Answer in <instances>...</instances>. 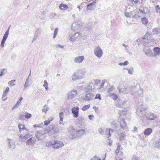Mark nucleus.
<instances>
[{"mask_svg": "<svg viewBox=\"0 0 160 160\" xmlns=\"http://www.w3.org/2000/svg\"><path fill=\"white\" fill-rule=\"evenodd\" d=\"M7 72V70L5 68L1 69L0 71V77H2Z\"/></svg>", "mask_w": 160, "mask_h": 160, "instance_id": "32", "label": "nucleus"}, {"mask_svg": "<svg viewBox=\"0 0 160 160\" xmlns=\"http://www.w3.org/2000/svg\"><path fill=\"white\" fill-rule=\"evenodd\" d=\"M30 137V136L29 134H27L24 136L20 135L19 136V138L22 140H25L29 138Z\"/></svg>", "mask_w": 160, "mask_h": 160, "instance_id": "27", "label": "nucleus"}, {"mask_svg": "<svg viewBox=\"0 0 160 160\" xmlns=\"http://www.w3.org/2000/svg\"><path fill=\"white\" fill-rule=\"evenodd\" d=\"M141 21L143 24L145 25H146L148 22V21L147 19L145 17L142 18Z\"/></svg>", "mask_w": 160, "mask_h": 160, "instance_id": "29", "label": "nucleus"}, {"mask_svg": "<svg viewBox=\"0 0 160 160\" xmlns=\"http://www.w3.org/2000/svg\"><path fill=\"white\" fill-rule=\"evenodd\" d=\"M18 128L20 131L25 130V126L22 124H19L18 125Z\"/></svg>", "mask_w": 160, "mask_h": 160, "instance_id": "36", "label": "nucleus"}, {"mask_svg": "<svg viewBox=\"0 0 160 160\" xmlns=\"http://www.w3.org/2000/svg\"><path fill=\"white\" fill-rule=\"evenodd\" d=\"M119 121L121 128L124 130L126 129L127 125L125 122L124 119L123 118H120L119 119Z\"/></svg>", "mask_w": 160, "mask_h": 160, "instance_id": "8", "label": "nucleus"}, {"mask_svg": "<svg viewBox=\"0 0 160 160\" xmlns=\"http://www.w3.org/2000/svg\"><path fill=\"white\" fill-rule=\"evenodd\" d=\"M125 15L126 17L128 18H131V17L132 15V12H131L130 13H129L128 12H125Z\"/></svg>", "mask_w": 160, "mask_h": 160, "instance_id": "41", "label": "nucleus"}, {"mask_svg": "<svg viewBox=\"0 0 160 160\" xmlns=\"http://www.w3.org/2000/svg\"><path fill=\"white\" fill-rule=\"evenodd\" d=\"M77 73V74L79 76V78L81 79L83 77L85 73V71L83 69H80L78 70Z\"/></svg>", "mask_w": 160, "mask_h": 160, "instance_id": "16", "label": "nucleus"}, {"mask_svg": "<svg viewBox=\"0 0 160 160\" xmlns=\"http://www.w3.org/2000/svg\"><path fill=\"white\" fill-rule=\"evenodd\" d=\"M85 131V130L82 129L76 131L75 133L72 134V139H74L80 137L84 134Z\"/></svg>", "mask_w": 160, "mask_h": 160, "instance_id": "3", "label": "nucleus"}, {"mask_svg": "<svg viewBox=\"0 0 160 160\" xmlns=\"http://www.w3.org/2000/svg\"><path fill=\"white\" fill-rule=\"evenodd\" d=\"M132 160H140L139 158H138L136 156H133Z\"/></svg>", "mask_w": 160, "mask_h": 160, "instance_id": "63", "label": "nucleus"}, {"mask_svg": "<svg viewBox=\"0 0 160 160\" xmlns=\"http://www.w3.org/2000/svg\"><path fill=\"white\" fill-rule=\"evenodd\" d=\"M155 145L156 148H160V138L155 142Z\"/></svg>", "mask_w": 160, "mask_h": 160, "instance_id": "33", "label": "nucleus"}, {"mask_svg": "<svg viewBox=\"0 0 160 160\" xmlns=\"http://www.w3.org/2000/svg\"><path fill=\"white\" fill-rule=\"evenodd\" d=\"M94 96L92 93H89L86 95L84 99L86 101H90L92 100Z\"/></svg>", "mask_w": 160, "mask_h": 160, "instance_id": "10", "label": "nucleus"}, {"mask_svg": "<svg viewBox=\"0 0 160 160\" xmlns=\"http://www.w3.org/2000/svg\"><path fill=\"white\" fill-rule=\"evenodd\" d=\"M77 93V91L76 90H72L70 92L68 95V98L69 100L72 99L73 98L76 96Z\"/></svg>", "mask_w": 160, "mask_h": 160, "instance_id": "11", "label": "nucleus"}, {"mask_svg": "<svg viewBox=\"0 0 160 160\" xmlns=\"http://www.w3.org/2000/svg\"><path fill=\"white\" fill-rule=\"evenodd\" d=\"M146 110L147 108L142 104H141L137 108L136 113L140 116H143L145 115Z\"/></svg>", "mask_w": 160, "mask_h": 160, "instance_id": "2", "label": "nucleus"}, {"mask_svg": "<svg viewBox=\"0 0 160 160\" xmlns=\"http://www.w3.org/2000/svg\"><path fill=\"white\" fill-rule=\"evenodd\" d=\"M16 81L15 80H14L10 81L8 82V84L9 85L10 87H13L15 85L14 82Z\"/></svg>", "mask_w": 160, "mask_h": 160, "instance_id": "40", "label": "nucleus"}, {"mask_svg": "<svg viewBox=\"0 0 160 160\" xmlns=\"http://www.w3.org/2000/svg\"><path fill=\"white\" fill-rule=\"evenodd\" d=\"M84 59V57L83 56H80L76 58L74 61L75 63H80L82 62Z\"/></svg>", "mask_w": 160, "mask_h": 160, "instance_id": "12", "label": "nucleus"}, {"mask_svg": "<svg viewBox=\"0 0 160 160\" xmlns=\"http://www.w3.org/2000/svg\"><path fill=\"white\" fill-rule=\"evenodd\" d=\"M72 112L73 114L72 116L77 118L79 116V108L76 106L72 108L71 109Z\"/></svg>", "mask_w": 160, "mask_h": 160, "instance_id": "5", "label": "nucleus"}, {"mask_svg": "<svg viewBox=\"0 0 160 160\" xmlns=\"http://www.w3.org/2000/svg\"><path fill=\"white\" fill-rule=\"evenodd\" d=\"M114 88H115L113 86H111L109 88H108L107 91L109 93L111 92L114 89Z\"/></svg>", "mask_w": 160, "mask_h": 160, "instance_id": "46", "label": "nucleus"}, {"mask_svg": "<svg viewBox=\"0 0 160 160\" xmlns=\"http://www.w3.org/2000/svg\"><path fill=\"white\" fill-rule=\"evenodd\" d=\"M124 103H125V101L122 102H116L115 103V105L117 107L119 108H123V106H122L123 105Z\"/></svg>", "mask_w": 160, "mask_h": 160, "instance_id": "25", "label": "nucleus"}, {"mask_svg": "<svg viewBox=\"0 0 160 160\" xmlns=\"http://www.w3.org/2000/svg\"><path fill=\"white\" fill-rule=\"evenodd\" d=\"M90 107V106L89 104H88L87 105H85L83 106L82 108V110L83 111H86L89 109Z\"/></svg>", "mask_w": 160, "mask_h": 160, "instance_id": "38", "label": "nucleus"}, {"mask_svg": "<svg viewBox=\"0 0 160 160\" xmlns=\"http://www.w3.org/2000/svg\"><path fill=\"white\" fill-rule=\"evenodd\" d=\"M59 7L62 10H66L68 8L67 5L63 3H61L59 5Z\"/></svg>", "mask_w": 160, "mask_h": 160, "instance_id": "22", "label": "nucleus"}, {"mask_svg": "<svg viewBox=\"0 0 160 160\" xmlns=\"http://www.w3.org/2000/svg\"><path fill=\"white\" fill-rule=\"evenodd\" d=\"M94 54L98 58H101L102 55V50L99 46H98L95 48Z\"/></svg>", "mask_w": 160, "mask_h": 160, "instance_id": "4", "label": "nucleus"}, {"mask_svg": "<svg viewBox=\"0 0 160 160\" xmlns=\"http://www.w3.org/2000/svg\"><path fill=\"white\" fill-rule=\"evenodd\" d=\"M48 108L47 106L45 105L42 109V112H43L46 113L48 111Z\"/></svg>", "mask_w": 160, "mask_h": 160, "instance_id": "48", "label": "nucleus"}, {"mask_svg": "<svg viewBox=\"0 0 160 160\" xmlns=\"http://www.w3.org/2000/svg\"><path fill=\"white\" fill-rule=\"evenodd\" d=\"M150 33L148 32H147L144 36L142 37V39H146V38H148L150 37Z\"/></svg>", "mask_w": 160, "mask_h": 160, "instance_id": "43", "label": "nucleus"}, {"mask_svg": "<svg viewBox=\"0 0 160 160\" xmlns=\"http://www.w3.org/2000/svg\"><path fill=\"white\" fill-rule=\"evenodd\" d=\"M8 140H9V143L8 144V147L10 148H12V146L14 143V141L13 140L9 138L8 139Z\"/></svg>", "mask_w": 160, "mask_h": 160, "instance_id": "31", "label": "nucleus"}, {"mask_svg": "<svg viewBox=\"0 0 160 160\" xmlns=\"http://www.w3.org/2000/svg\"><path fill=\"white\" fill-rule=\"evenodd\" d=\"M28 78H27L26 80L25 83L24 85V88H26L28 86Z\"/></svg>", "mask_w": 160, "mask_h": 160, "instance_id": "44", "label": "nucleus"}, {"mask_svg": "<svg viewBox=\"0 0 160 160\" xmlns=\"http://www.w3.org/2000/svg\"><path fill=\"white\" fill-rule=\"evenodd\" d=\"M36 142V140L33 139L32 138H31L28 140L26 143L27 145H30L33 143H35Z\"/></svg>", "mask_w": 160, "mask_h": 160, "instance_id": "21", "label": "nucleus"}, {"mask_svg": "<svg viewBox=\"0 0 160 160\" xmlns=\"http://www.w3.org/2000/svg\"><path fill=\"white\" fill-rule=\"evenodd\" d=\"M155 8L157 12L160 13V7L158 5H156L155 7Z\"/></svg>", "mask_w": 160, "mask_h": 160, "instance_id": "51", "label": "nucleus"}, {"mask_svg": "<svg viewBox=\"0 0 160 160\" xmlns=\"http://www.w3.org/2000/svg\"><path fill=\"white\" fill-rule=\"evenodd\" d=\"M127 69L128 70V73L129 74H132L133 72V68H131L129 69L127 68Z\"/></svg>", "mask_w": 160, "mask_h": 160, "instance_id": "49", "label": "nucleus"}, {"mask_svg": "<svg viewBox=\"0 0 160 160\" xmlns=\"http://www.w3.org/2000/svg\"><path fill=\"white\" fill-rule=\"evenodd\" d=\"M40 30L39 29H38L36 30L35 32V36H37L40 33Z\"/></svg>", "mask_w": 160, "mask_h": 160, "instance_id": "56", "label": "nucleus"}, {"mask_svg": "<svg viewBox=\"0 0 160 160\" xmlns=\"http://www.w3.org/2000/svg\"><path fill=\"white\" fill-rule=\"evenodd\" d=\"M10 28V27H9L8 29L7 30V31L5 32V34H4L2 39V40L5 41L7 39V38L8 35L9 34V29Z\"/></svg>", "mask_w": 160, "mask_h": 160, "instance_id": "24", "label": "nucleus"}, {"mask_svg": "<svg viewBox=\"0 0 160 160\" xmlns=\"http://www.w3.org/2000/svg\"><path fill=\"white\" fill-rule=\"evenodd\" d=\"M143 93V89H142L141 88L138 89V90H137V89H136V92L135 93L137 94L138 95H141Z\"/></svg>", "mask_w": 160, "mask_h": 160, "instance_id": "37", "label": "nucleus"}, {"mask_svg": "<svg viewBox=\"0 0 160 160\" xmlns=\"http://www.w3.org/2000/svg\"><path fill=\"white\" fill-rule=\"evenodd\" d=\"M95 87L93 84L91 82L87 87L85 88L84 90L86 92H88L91 91L93 88H94Z\"/></svg>", "mask_w": 160, "mask_h": 160, "instance_id": "9", "label": "nucleus"}, {"mask_svg": "<svg viewBox=\"0 0 160 160\" xmlns=\"http://www.w3.org/2000/svg\"><path fill=\"white\" fill-rule=\"evenodd\" d=\"M109 96L114 100H116L118 98V96L113 93H110L109 95Z\"/></svg>", "mask_w": 160, "mask_h": 160, "instance_id": "28", "label": "nucleus"}, {"mask_svg": "<svg viewBox=\"0 0 160 160\" xmlns=\"http://www.w3.org/2000/svg\"><path fill=\"white\" fill-rule=\"evenodd\" d=\"M129 88H127V86L126 87H124L123 88H118V89L120 92H122L126 93H128V91H130L129 90Z\"/></svg>", "mask_w": 160, "mask_h": 160, "instance_id": "17", "label": "nucleus"}, {"mask_svg": "<svg viewBox=\"0 0 160 160\" xmlns=\"http://www.w3.org/2000/svg\"><path fill=\"white\" fill-rule=\"evenodd\" d=\"M24 115L25 118H29L32 116L31 114L27 112H25Z\"/></svg>", "mask_w": 160, "mask_h": 160, "instance_id": "39", "label": "nucleus"}, {"mask_svg": "<svg viewBox=\"0 0 160 160\" xmlns=\"http://www.w3.org/2000/svg\"><path fill=\"white\" fill-rule=\"evenodd\" d=\"M78 117V118L77 119L79 121V122H82L84 120V119L83 116H80Z\"/></svg>", "mask_w": 160, "mask_h": 160, "instance_id": "47", "label": "nucleus"}, {"mask_svg": "<svg viewBox=\"0 0 160 160\" xmlns=\"http://www.w3.org/2000/svg\"><path fill=\"white\" fill-rule=\"evenodd\" d=\"M127 112L125 110H120L118 112L119 114L121 116H122L123 115H125L127 114Z\"/></svg>", "mask_w": 160, "mask_h": 160, "instance_id": "35", "label": "nucleus"}, {"mask_svg": "<svg viewBox=\"0 0 160 160\" xmlns=\"http://www.w3.org/2000/svg\"><path fill=\"white\" fill-rule=\"evenodd\" d=\"M18 0H14L13 1V4L14 5H18L19 4L20 2H18Z\"/></svg>", "mask_w": 160, "mask_h": 160, "instance_id": "58", "label": "nucleus"}, {"mask_svg": "<svg viewBox=\"0 0 160 160\" xmlns=\"http://www.w3.org/2000/svg\"><path fill=\"white\" fill-rule=\"evenodd\" d=\"M129 88V91L128 93H131L132 94H134L136 92V88L134 86H127V88Z\"/></svg>", "mask_w": 160, "mask_h": 160, "instance_id": "15", "label": "nucleus"}, {"mask_svg": "<svg viewBox=\"0 0 160 160\" xmlns=\"http://www.w3.org/2000/svg\"><path fill=\"white\" fill-rule=\"evenodd\" d=\"M152 131V129L150 128L146 129L144 131V134L146 136L149 135Z\"/></svg>", "mask_w": 160, "mask_h": 160, "instance_id": "19", "label": "nucleus"}, {"mask_svg": "<svg viewBox=\"0 0 160 160\" xmlns=\"http://www.w3.org/2000/svg\"><path fill=\"white\" fill-rule=\"evenodd\" d=\"M79 76L77 74L76 72L74 73L72 76V79L73 81H76L78 79H80Z\"/></svg>", "mask_w": 160, "mask_h": 160, "instance_id": "23", "label": "nucleus"}, {"mask_svg": "<svg viewBox=\"0 0 160 160\" xmlns=\"http://www.w3.org/2000/svg\"><path fill=\"white\" fill-rule=\"evenodd\" d=\"M105 133L106 135V137L109 138L111 136V133L110 132V131H108V128H106L105 130Z\"/></svg>", "mask_w": 160, "mask_h": 160, "instance_id": "30", "label": "nucleus"}, {"mask_svg": "<svg viewBox=\"0 0 160 160\" xmlns=\"http://www.w3.org/2000/svg\"><path fill=\"white\" fill-rule=\"evenodd\" d=\"M5 41L2 40L1 44V47L2 48H3L4 47V43L5 42Z\"/></svg>", "mask_w": 160, "mask_h": 160, "instance_id": "59", "label": "nucleus"}, {"mask_svg": "<svg viewBox=\"0 0 160 160\" xmlns=\"http://www.w3.org/2000/svg\"><path fill=\"white\" fill-rule=\"evenodd\" d=\"M156 115L154 113H150L147 115L146 118L148 119L153 120L156 118Z\"/></svg>", "mask_w": 160, "mask_h": 160, "instance_id": "14", "label": "nucleus"}, {"mask_svg": "<svg viewBox=\"0 0 160 160\" xmlns=\"http://www.w3.org/2000/svg\"><path fill=\"white\" fill-rule=\"evenodd\" d=\"M44 133L42 131H37L35 133V135L36 138L38 139L42 140V135H44Z\"/></svg>", "mask_w": 160, "mask_h": 160, "instance_id": "7", "label": "nucleus"}, {"mask_svg": "<svg viewBox=\"0 0 160 160\" xmlns=\"http://www.w3.org/2000/svg\"><path fill=\"white\" fill-rule=\"evenodd\" d=\"M81 27V24L79 22L73 23L72 24V26L71 27L72 29L74 30L76 28H78Z\"/></svg>", "mask_w": 160, "mask_h": 160, "instance_id": "20", "label": "nucleus"}, {"mask_svg": "<svg viewBox=\"0 0 160 160\" xmlns=\"http://www.w3.org/2000/svg\"><path fill=\"white\" fill-rule=\"evenodd\" d=\"M95 99H98L99 100H101V95L99 94H97L95 98Z\"/></svg>", "mask_w": 160, "mask_h": 160, "instance_id": "61", "label": "nucleus"}, {"mask_svg": "<svg viewBox=\"0 0 160 160\" xmlns=\"http://www.w3.org/2000/svg\"><path fill=\"white\" fill-rule=\"evenodd\" d=\"M98 132L100 134L103 135L104 133V129L100 128L98 129Z\"/></svg>", "mask_w": 160, "mask_h": 160, "instance_id": "53", "label": "nucleus"}, {"mask_svg": "<svg viewBox=\"0 0 160 160\" xmlns=\"http://www.w3.org/2000/svg\"><path fill=\"white\" fill-rule=\"evenodd\" d=\"M153 52L154 54V57L159 56L160 54V48L158 47L154 48L153 49Z\"/></svg>", "mask_w": 160, "mask_h": 160, "instance_id": "18", "label": "nucleus"}, {"mask_svg": "<svg viewBox=\"0 0 160 160\" xmlns=\"http://www.w3.org/2000/svg\"><path fill=\"white\" fill-rule=\"evenodd\" d=\"M58 28H56L55 29L53 33V38H55L57 35V33H58Z\"/></svg>", "mask_w": 160, "mask_h": 160, "instance_id": "45", "label": "nucleus"}, {"mask_svg": "<svg viewBox=\"0 0 160 160\" xmlns=\"http://www.w3.org/2000/svg\"><path fill=\"white\" fill-rule=\"evenodd\" d=\"M91 160H98V157L95 156H94L91 159Z\"/></svg>", "mask_w": 160, "mask_h": 160, "instance_id": "64", "label": "nucleus"}, {"mask_svg": "<svg viewBox=\"0 0 160 160\" xmlns=\"http://www.w3.org/2000/svg\"><path fill=\"white\" fill-rule=\"evenodd\" d=\"M79 36H81V34H80L79 32H76L71 36L70 38V40L72 42H73L75 41L76 38Z\"/></svg>", "mask_w": 160, "mask_h": 160, "instance_id": "13", "label": "nucleus"}, {"mask_svg": "<svg viewBox=\"0 0 160 160\" xmlns=\"http://www.w3.org/2000/svg\"><path fill=\"white\" fill-rule=\"evenodd\" d=\"M125 136V134L123 133H121L119 136L120 140L123 139L124 138Z\"/></svg>", "mask_w": 160, "mask_h": 160, "instance_id": "52", "label": "nucleus"}, {"mask_svg": "<svg viewBox=\"0 0 160 160\" xmlns=\"http://www.w3.org/2000/svg\"><path fill=\"white\" fill-rule=\"evenodd\" d=\"M96 3L95 1H93L92 2L88 4L87 6V10H90L91 9L92 6L94 5Z\"/></svg>", "mask_w": 160, "mask_h": 160, "instance_id": "26", "label": "nucleus"}, {"mask_svg": "<svg viewBox=\"0 0 160 160\" xmlns=\"http://www.w3.org/2000/svg\"><path fill=\"white\" fill-rule=\"evenodd\" d=\"M59 117L60 118V121H63V113L62 112H61L59 113Z\"/></svg>", "mask_w": 160, "mask_h": 160, "instance_id": "42", "label": "nucleus"}, {"mask_svg": "<svg viewBox=\"0 0 160 160\" xmlns=\"http://www.w3.org/2000/svg\"><path fill=\"white\" fill-rule=\"evenodd\" d=\"M49 143H50V145H52L53 148L56 149L61 148L64 145L62 141L58 140L54 141L53 142H49Z\"/></svg>", "mask_w": 160, "mask_h": 160, "instance_id": "1", "label": "nucleus"}, {"mask_svg": "<svg viewBox=\"0 0 160 160\" xmlns=\"http://www.w3.org/2000/svg\"><path fill=\"white\" fill-rule=\"evenodd\" d=\"M19 103H18L17 102L16 105L12 108V109L13 110L15 108H18L19 106Z\"/></svg>", "mask_w": 160, "mask_h": 160, "instance_id": "62", "label": "nucleus"}, {"mask_svg": "<svg viewBox=\"0 0 160 160\" xmlns=\"http://www.w3.org/2000/svg\"><path fill=\"white\" fill-rule=\"evenodd\" d=\"M143 51L144 54L148 57H151L153 56L152 51L148 47L144 48L143 49Z\"/></svg>", "mask_w": 160, "mask_h": 160, "instance_id": "6", "label": "nucleus"}, {"mask_svg": "<svg viewBox=\"0 0 160 160\" xmlns=\"http://www.w3.org/2000/svg\"><path fill=\"white\" fill-rule=\"evenodd\" d=\"M159 29L158 28H155L153 30V32L154 34H157L159 31Z\"/></svg>", "mask_w": 160, "mask_h": 160, "instance_id": "55", "label": "nucleus"}, {"mask_svg": "<svg viewBox=\"0 0 160 160\" xmlns=\"http://www.w3.org/2000/svg\"><path fill=\"white\" fill-rule=\"evenodd\" d=\"M25 115H24V114H21L20 115L19 118L20 120H23L25 119Z\"/></svg>", "mask_w": 160, "mask_h": 160, "instance_id": "50", "label": "nucleus"}, {"mask_svg": "<svg viewBox=\"0 0 160 160\" xmlns=\"http://www.w3.org/2000/svg\"><path fill=\"white\" fill-rule=\"evenodd\" d=\"M51 120H46L44 121V125H48L50 122Z\"/></svg>", "mask_w": 160, "mask_h": 160, "instance_id": "60", "label": "nucleus"}, {"mask_svg": "<svg viewBox=\"0 0 160 160\" xmlns=\"http://www.w3.org/2000/svg\"><path fill=\"white\" fill-rule=\"evenodd\" d=\"M120 149V145H118L117 147V149L115 151L116 154H117L119 153Z\"/></svg>", "mask_w": 160, "mask_h": 160, "instance_id": "57", "label": "nucleus"}, {"mask_svg": "<svg viewBox=\"0 0 160 160\" xmlns=\"http://www.w3.org/2000/svg\"><path fill=\"white\" fill-rule=\"evenodd\" d=\"M139 0H130V1L133 4H135L138 3Z\"/></svg>", "mask_w": 160, "mask_h": 160, "instance_id": "54", "label": "nucleus"}, {"mask_svg": "<svg viewBox=\"0 0 160 160\" xmlns=\"http://www.w3.org/2000/svg\"><path fill=\"white\" fill-rule=\"evenodd\" d=\"M111 125L112 128L116 129H117L118 126V125L116 123L115 121H113L111 122Z\"/></svg>", "mask_w": 160, "mask_h": 160, "instance_id": "34", "label": "nucleus"}]
</instances>
